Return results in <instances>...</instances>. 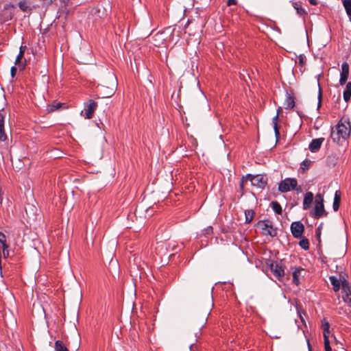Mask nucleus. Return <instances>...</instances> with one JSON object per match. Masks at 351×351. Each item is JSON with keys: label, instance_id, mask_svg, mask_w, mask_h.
<instances>
[{"label": "nucleus", "instance_id": "7", "mask_svg": "<svg viewBox=\"0 0 351 351\" xmlns=\"http://www.w3.org/2000/svg\"><path fill=\"white\" fill-rule=\"evenodd\" d=\"M304 230V225L300 221L293 222L291 225V231L295 238H300Z\"/></svg>", "mask_w": 351, "mask_h": 351}, {"label": "nucleus", "instance_id": "16", "mask_svg": "<svg viewBox=\"0 0 351 351\" xmlns=\"http://www.w3.org/2000/svg\"><path fill=\"white\" fill-rule=\"evenodd\" d=\"M340 202H341V195L339 191H336L335 194L334 201H333V210L335 211L338 210L340 206Z\"/></svg>", "mask_w": 351, "mask_h": 351}, {"label": "nucleus", "instance_id": "32", "mask_svg": "<svg viewBox=\"0 0 351 351\" xmlns=\"http://www.w3.org/2000/svg\"><path fill=\"white\" fill-rule=\"evenodd\" d=\"M25 47H23V46H21L20 47L19 53L17 56L16 61H15L16 64H19L21 62L22 58L23 57L24 52H25Z\"/></svg>", "mask_w": 351, "mask_h": 351}, {"label": "nucleus", "instance_id": "35", "mask_svg": "<svg viewBox=\"0 0 351 351\" xmlns=\"http://www.w3.org/2000/svg\"><path fill=\"white\" fill-rule=\"evenodd\" d=\"M318 86H319V84H318ZM318 99H319V102H318V108H319L321 106V102H322V89H321L320 86H319Z\"/></svg>", "mask_w": 351, "mask_h": 351}, {"label": "nucleus", "instance_id": "44", "mask_svg": "<svg viewBox=\"0 0 351 351\" xmlns=\"http://www.w3.org/2000/svg\"><path fill=\"white\" fill-rule=\"evenodd\" d=\"M319 230H320V227H318L317 232L319 231Z\"/></svg>", "mask_w": 351, "mask_h": 351}, {"label": "nucleus", "instance_id": "5", "mask_svg": "<svg viewBox=\"0 0 351 351\" xmlns=\"http://www.w3.org/2000/svg\"><path fill=\"white\" fill-rule=\"evenodd\" d=\"M297 180L294 178H286L281 181L278 189L282 193H286L291 189H295L297 186Z\"/></svg>", "mask_w": 351, "mask_h": 351}, {"label": "nucleus", "instance_id": "20", "mask_svg": "<svg viewBox=\"0 0 351 351\" xmlns=\"http://www.w3.org/2000/svg\"><path fill=\"white\" fill-rule=\"evenodd\" d=\"M19 7L23 12H29L32 10L29 3L27 1H22L19 2Z\"/></svg>", "mask_w": 351, "mask_h": 351}, {"label": "nucleus", "instance_id": "19", "mask_svg": "<svg viewBox=\"0 0 351 351\" xmlns=\"http://www.w3.org/2000/svg\"><path fill=\"white\" fill-rule=\"evenodd\" d=\"M351 97V82L346 84V90L343 92V99L348 102Z\"/></svg>", "mask_w": 351, "mask_h": 351}, {"label": "nucleus", "instance_id": "27", "mask_svg": "<svg viewBox=\"0 0 351 351\" xmlns=\"http://www.w3.org/2000/svg\"><path fill=\"white\" fill-rule=\"evenodd\" d=\"M111 78L112 80V87L109 88L108 93H107L105 95H104L103 96L104 97H109L111 95H112L114 92V87L116 86L117 82H116V80L114 79V77L113 76H112Z\"/></svg>", "mask_w": 351, "mask_h": 351}, {"label": "nucleus", "instance_id": "6", "mask_svg": "<svg viewBox=\"0 0 351 351\" xmlns=\"http://www.w3.org/2000/svg\"><path fill=\"white\" fill-rule=\"evenodd\" d=\"M246 178L249 179L251 184L259 189H263L266 184V180L262 175L251 176L248 174L246 176Z\"/></svg>", "mask_w": 351, "mask_h": 351}, {"label": "nucleus", "instance_id": "26", "mask_svg": "<svg viewBox=\"0 0 351 351\" xmlns=\"http://www.w3.org/2000/svg\"><path fill=\"white\" fill-rule=\"evenodd\" d=\"M55 350L56 351H68L66 346L63 344L61 341H56L55 342Z\"/></svg>", "mask_w": 351, "mask_h": 351}, {"label": "nucleus", "instance_id": "21", "mask_svg": "<svg viewBox=\"0 0 351 351\" xmlns=\"http://www.w3.org/2000/svg\"><path fill=\"white\" fill-rule=\"evenodd\" d=\"M342 3L346 10V14L351 20V0H342Z\"/></svg>", "mask_w": 351, "mask_h": 351}, {"label": "nucleus", "instance_id": "24", "mask_svg": "<svg viewBox=\"0 0 351 351\" xmlns=\"http://www.w3.org/2000/svg\"><path fill=\"white\" fill-rule=\"evenodd\" d=\"M61 106H62V103L53 102V104L48 105V106L47 108V110L48 112H53V111L59 109L61 107Z\"/></svg>", "mask_w": 351, "mask_h": 351}, {"label": "nucleus", "instance_id": "39", "mask_svg": "<svg viewBox=\"0 0 351 351\" xmlns=\"http://www.w3.org/2000/svg\"><path fill=\"white\" fill-rule=\"evenodd\" d=\"M55 0H44L45 3L46 4H51L52 2H53Z\"/></svg>", "mask_w": 351, "mask_h": 351}, {"label": "nucleus", "instance_id": "4", "mask_svg": "<svg viewBox=\"0 0 351 351\" xmlns=\"http://www.w3.org/2000/svg\"><path fill=\"white\" fill-rule=\"evenodd\" d=\"M256 227L261 230V233L264 235L273 237L277 234L276 229L273 227L271 223L269 221H260L257 223Z\"/></svg>", "mask_w": 351, "mask_h": 351}, {"label": "nucleus", "instance_id": "22", "mask_svg": "<svg viewBox=\"0 0 351 351\" xmlns=\"http://www.w3.org/2000/svg\"><path fill=\"white\" fill-rule=\"evenodd\" d=\"M245 223H250L254 216V212L253 210H246L245 211Z\"/></svg>", "mask_w": 351, "mask_h": 351}, {"label": "nucleus", "instance_id": "34", "mask_svg": "<svg viewBox=\"0 0 351 351\" xmlns=\"http://www.w3.org/2000/svg\"><path fill=\"white\" fill-rule=\"evenodd\" d=\"M300 273V270H295L293 272V282L295 285L299 284L298 276H299Z\"/></svg>", "mask_w": 351, "mask_h": 351}, {"label": "nucleus", "instance_id": "37", "mask_svg": "<svg viewBox=\"0 0 351 351\" xmlns=\"http://www.w3.org/2000/svg\"><path fill=\"white\" fill-rule=\"evenodd\" d=\"M237 3V0H228L227 5H236Z\"/></svg>", "mask_w": 351, "mask_h": 351}, {"label": "nucleus", "instance_id": "12", "mask_svg": "<svg viewBox=\"0 0 351 351\" xmlns=\"http://www.w3.org/2000/svg\"><path fill=\"white\" fill-rule=\"evenodd\" d=\"M324 141V138H314L309 144L308 148L311 152H317L321 147L323 142Z\"/></svg>", "mask_w": 351, "mask_h": 351}, {"label": "nucleus", "instance_id": "3", "mask_svg": "<svg viewBox=\"0 0 351 351\" xmlns=\"http://www.w3.org/2000/svg\"><path fill=\"white\" fill-rule=\"evenodd\" d=\"M327 215V213L324 209V199L321 194L315 195L314 202L313 217L318 219Z\"/></svg>", "mask_w": 351, "mask_h": 351}, {"label": "nucleus", "instance_id": "10", "mask_svg": "<svg viewBox=\"0 0 351 351\" xmlns=\"http://www.w3.org/2000/svg\"><path fill=\"white\" fill-rule=\"evenodd\" d=\"M271 271L280 280L284 276V269L282 267L277 263L272 262L269 265Z\"/></svg>", "mask_w": 351, "mask_h": 351}, {"label": "nucleus", "instance_id": "25", "mask_svg": "<svg viewBox=\"0 0 351 351\" xmlns=\"http://www.w3.org/2000/svg\"><path fill=\"white\" fill-rule=\"evenodd\" d=\"M0 243L2 244L3 253L5 254V251L8 248V245L6 244V237L5 235L0 232Z\"/></svg>", "mask_w": 351, "mask_h": 351}, {"label": "nucleus", "instance_id": "23", "mask_svg": "<svg viewBox=\"0 0 351 351\" xmlns=\"http://www.w3.org/2000/svg\"><path fill=\"white\" fill-rule=\"evenodd\" d=\"M271 206L272 208V209L274 210V211L278 214V215H280L282 212V207L280 206V204L277 202H272L271 203Z\"/></svg>", "mask_w": 351, "mask_h": 351}, {"label": "nucleus", "instance_id": "15", "mask_svg": "<svg viewBox=\"0 0 351 351\" xmlns=\"http://www.w3.org/2000/svg\"><path fill=\"white\" fill-rule=\"evenodd\" d=\"M287 97L284 102L285 109H291L295 106V101L293 97L287 93Z\"/></svg>", "mask_w": 351, "mask_h": 351}, {"label": "nucleus", "instance_id": "36", "mask_svg": "<svg viewBox=\"0 0 351 351\" xmlns=\"http://www.w3.org/2000/svg\"><path fill=\"white\" fill-rule=\"evenodd\" d=\"M11 75L12 77H14L16 73V68L15 66H12L10 70Z\"/></svg>", "mask_w": 351, "mask_h": 351}, {"label": "nucleus", "instance_id": "41", "mask_svg": "<svg viewBox=\"0 0 351 351\" xmlns=\"http://www.w3.org/2000/svg\"><path fill=\"white\" fill-rule=\"evenodd\" d=\"M281 112H282V107H279L277 109V114H278V115H279Z\"/></svg>", "mask_w": 351, "mask_h": 351}, {"label": "nucleus", "instance_id": "31", "mask_svg": "<svg viewBox=\"0 0 351 351\" xmlns=\"http://www.w3.org/2000/svg\"><path fill=\"white\" fill-rule=\"evenodd\" d=\"M299 244L300 246L305 250H307L309 248V242L307 239H302L300 241Z\"/></svg>", "mask_w": 351, "mask_h": 351}, {"label": "nucleus", "instance_id": "11", "mask_svg": "<svg viewBox=\"0 0 351 351\" xmlns=\"http://www.w3.org/2000/svg\"><path fill=\"white\" fill-rule=\"evenodd\" d=\"M349 75V65L347 62H343L341 64V71L340 74L339 83L341 85H344L348 80Z\"/></svg>", "mask_w": 351, "mask_h": 351}, {"label": "nucleus", "instance_id": "30", "mask_svg": "<svg viewBox=\"0 0 351 351\" xmlns=\"http://www.w3.org/2000/svg\"><path fill=\"white\" fill-rule=\"evenodd\" d=\"M293 7L296 10L297 13L300 15H303L305 14L304 10L302 8V5L298 3H294Z\"/></svg>", "mask_w": 351, "mask_h": 351}, {"label": "nucleus", "instance_id": "45", "mask_svg": "<svg viewBox=\"0 0 351 351\" xmlns=\"http://www.w3.org/2000/svg\"><path fill=\"white\" fill-rule=\"evenodd\" d=\"M300 62L301 64L302 63V59L300 60Z\"/></svg>", "mask_w": 351, "mask_h": 351}, {"label": "nucleus", "instance_id": "8", "mask_svg": "<svg viewBox=\"0 0 351 351\" xmlns=\"http://www.w3.org/2000/svg\"><path fill=\"white\" fill-rule=\"evenodd\" d=\"M341 288L343 293L342 298L343 301L351 306V294L350 287L348 286V282L346 280L341 282Z\"/></svg>", "mask_w": 351, "mask_h": 351}, {"label": "nucleus", "instance_id": "18", "mask_svg": "<svg viewBox=\"0 0 351 351\" xmlns=\"http://www.w3.org/2000/svg\"><path fill=\"white\" fill-rule=\"evenodd\" d=\"M278 114H276V115L272 119L274 130L277 139L280 137L279 126L278 125Z\"/></svg>", "mask_w": 351, "mask_h": 351}, {"label": "nucleus", "instance_id": "46", "mask_svg": "<svg viewBox=\"0 0 351 351\" xmlns=\"http://www.w3.org/2000/svg\"><path fill=\"white\" fill-rule=\"evenodd\" d=\"M309 351H311V349L309 348Z\"/></svg>", "mask_w": 351, "mask_h": 351}, {"label": "nucleus", "instance_id": "43", "mask_svg": "<svg viewBox=\"0 0 351 351\" xmlns=\"http://www.w3.org/2000/svg\"><path fill=\"white\" fill-rule=\"evenodd\" d=\"M190 350H191V351H194V350H193V345H191V346H190Z\"/></svg>", "mask_w": 351, "mask_h": 351}, {"label": "nucleus", "instance_id": "1", "mask_svg": "<svg viewBox=\"0 0 351 351\" xmlns=\"http://www.w3.org/2000/svg\"><path fill=\"white\" fill-rule=\"evenodd\" d=\"M350 134V125L348 119L342 118L335 128H332L330 137L332 141L338 144L342 141L346 140Z\"/></svg>", "mask_w": 351, "mask_h": 351}, {"label": "nucleus", "instance_id": "38", "mask_svg": "<svg viewBox=\"0 0 351 351\" xmlns=\"http://www.w3.org/2000/svg\"><path fill=\"white\" fill-rule=\"evenodd\" d=\"M247 179L246 178H245L244 177H243V178H241V181H240V186H241V189H243V188L244 182H246V181H247Z\"/></svg>", "mask_w": 351, "mask_h": 351}, {"label": "nucleus", "instance_id": "29", "mask_svg": "<svg viewBox=\"0 0 351 351\" xmlns=\"http://www.w3.org/2000/svg\"><path fill=\"white\" fill-rule=\"evenodd\" d=\"M311 165V161L308 159H306L300 164V169L303 171H305L306 170L308 169Z\"/></svg>", "mask_w": 351, "mask_h": 351}, {"label": "nucleus", "instance_id": "28", "mask_svg": "<svg viewBox=\"0 0 351 351\" xmlns=\"http://www.w3.org/2000/svg\"><path fill=\"white\" fill-rule=\"evenodd\" d=\"M322 327H323L324 337H325V335L329 337V334H330V331H329L330 325H329V323L326 319H324L322 321Z\"/></svg>", "mask_w": 351, "mask_h": 351}, {"label": "nucleus", "instance_id": "40", "mask_svg": "<svg viewBox=\"0 0 351 351\" xmlns=\"http://www.w3.org/2000/svg\"><path fill=\"white\" fill-rule=\"evenodd\" d=\"M310 3L312 4V5H316L317 4V1L316 0H309Z\"/></svg>", "mask_w": 351, "mask_h": 351}, {"label": "nucleus", "instance_id": "33", "mask_svg": "<svg viewBox=\"0 0 351 351\" xmlns=\"http://www.w3.org/2000/svg\"><path fill=\"white\" fill-rule=\"evenodd\" d=\"M324 348H325V351H332V349L330 346V342H329V337L328 336H326L325 335V337H324Z\"/></svg>", "mask_w": 351, "mask_h": 351}, {"label": "nucleus", "instance_id": "9", "mask_svg": "<svg viewBox=\"0 0 351 351\" xmlns=\"http://www.w3.org/2000/svg\"><path fill=\"white\" fill-rule=\"evenodd\" d=\"M97 104L95 101L90 100L88 105L84 109V110L81 112V114L84 116L86 119L92 118V117L97 108Z\"/></svg>", "mask_w": 351, "mask_h": 351}, {"label": "nucleus", "instance_id": "2", "mask_svg": "<svg viewBox=\"0 0 351 351\" xmlns=\"http://www.w3.org/2000/svg\"><path fill=\"white\" fill-rule=\"evenodd\" d=\"M173 29L171 27H167L164 31L157 32L152 36V44L158 47H165L171 41Z\"/></svg>", "mask_w": 351, "mask_h": 351}, {"label": "nucleus", "instance_id": "13", "mask_svg": "<svg viewBox=\"0 0 351 351\" xmlns=\"http://www.w3.org/2000/svg\"><path fill=\"white\" fill-rule=\"evenodd\" d=\"M4 110L2 109L0 110V141H5L7 139V135L5 132L4 130Z\"/></svg>", "mask_w": 351, "mask_h": 351}, {"label": "nucleus", "instance_id": "14", "mask_svg": "<svg viewBox=\"0 0 351 351\" xmlns=\"http://www.w3.org/2000/svg\"><path fill=\"white\" fill-rule=\"evenodd\" d=\"M313 201V194L311 192H307L304 197L303 208L306 210L310 208Z\"/></svg>", "mask_w": 351, "mask_h": 351}, {"label": "nucleus", "instance_id": "17", "mask_svg": "<svg viewBox=\"0 0 351 351\" xmlns=\"http://www.w3.org/2000/svg\"><path fill=\"white\" fill-rule=\"evenodd\" d=\"M329 280L332 285L334 291L337 292L340 289V282L339 280L335 276H330Z\"/></svg>", "mask_w": 351, "mask_h": 351}, {"label": "nucleus", "instance_id": "42", "mask_svg": "<svg viewBox=\"0 0 351 351\" xmlns=\"http://www.w3.org/2000/svg\"><path fill=\"white\" fill-rule=\"evenodd\" d=\"M4 256H7L8 255V248H7V250H5V254H3Z\"/></svg>", "mask_w": 351, "mask_h": 351}]
</instances>
